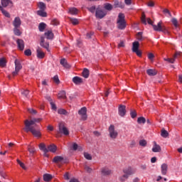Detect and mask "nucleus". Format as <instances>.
<instances>
[{
  "label": "nucleus",
  "instance_id": "obj_57",
  "mask_svg": "<svg viewBox=\"0 0 182 182\" xmlns=\"http://www.w3.org/2000/svg\"><path fill=\"white\" fill-rule=\"evenodd\" d=\"M130 115L132 119H134L137 117V113L136 112V111H131Z\"/></svg>",
  "mask_w": 182,
  "mask_h": 182
},
{
  "label": "nucleus",
  "instance_id": "obj_19",
  "mask_svg": "<svg viewBox=\"0 0 182 182\" xmlns=\"http://www.w3.org/2000/svg\"><path fill=\"white\" fill-rule=\"evenodd\" d=\"M124 174H127L128 176H132V174H134L135 171L132 167H129L127 168L124 169Z\"/></svg>",
  "mask_w": 182,
  "mask_h": 182
},
{
  "label": "nucleus",
  "instance_id": "obj_3",
  "mask_svg": "<svg viewBox=\"0 0 182 182\" xmlns=\"http://www.w3.org/2000/svg\"><path fill=\"white\" fill-rule=\"evenodd\" d=\"M162 23H163L161 21H159L157 25H152L154 31H156V32H164V33H168L166 26L161 25Z\"/></svg>",
  "mask_w": 182,
  "mask_h": 182
},
{
  "label": "nucleus",
  "instance_id": "obj_59",
  "mask_svg": "<svg viewBox=\"0 0 182 182\" xmlns=\"http://www.w3.org/2000/svg\"><path fill=\"white\" fill-rule=\"evenodd\" d=\"M21 95H23L26 97H28V95H29V90H25L23 92H21Z\"/></svg>",
  "mask_w": 182,
  "mask_h": 182
},
{
  "label": "nucleus",
  "instance_id": "obj_44",
  "mask_svg": "<svg viewBox=\"0 0 182 182\" xmlns=\"http://www.w3.org/2000/svg\"><path fill=\"white\" fill-rule=\"evenodd\" d=\"M1 12L6 18H11V14H9V12L6 11L5 9H1Z\"/></svg>",
  "mask_w": 182,
  "mask_h": 182
},
{
  "label": "nucleus",
  "instance_id": "obj_10",
  "mask_svg": "<svg viewBox=\"0 0 182 182\" xmlns=\"http://www.w3.org/2000/svg\"><path fill=\"white\" fill-rule=\"evenodd\" d=\"M118 114H119L121 117H124V116H126V107L124 105H119L118 108Z\"/></svg>",
  "mask_w": 182,
  "mask_h": 182
},
{
  "label": "nucleus",
  "instance_id": "obj_4",
  "mask_svg": "<svg viewBox=\"0 0 182 182\" xmlns=\"http://www.w3.org/2000/svg\"><path fill=\"white\" fill-rule=\"evenodd\" d=\"M24 130L25 132H26V133L31 132V133H32V134L34 135L35 137H41L42 136L41 131L36 130L33 128V127H25Z\"/></svg>",
  "mask_w": 182,
  "mask_h": 182
},
{
  "label": "nucleus",
  "instance_id": "obj_15",
  "mask_svg": "<svg viewBox=\"0 0 182 182\" xmlns=\"http://www.w3.org/2000/svg\"><path fill=\"white\" fill-rule=\"evenodd\" d=\"M152 151L154 153H160V151H161V146H160V145L157 144V143L156 141H154Z\"/></svg>",
  "mask_w": 182,
  "mask_h": 182
},
{
  "label": "nucleus",
  "instance_id": "obj_42",
  "mask_svg": "<svg viewBox=\"0 0 182 182\" xmlns=\"http://www.w3.org/2000/svg\"><path fill=\"white\" fill-rule=\"evenodd\" d=\"M84 170H85L87 173H92L93 171V169L87 165L84 166Z\"/></svg>",
  "mask_w": 182,
  "mask_h": 182
},
{
  "label": "nucleus",
  "instance_id": "obj_21",
  "mask_svg": "<svg viewBox=\"0 0 182 182\" xmlns=\"http://www.w3.org/2000/svg\"><path fill=\"white\" fill-rule=\"evenodd\" d=\"M73 82L75 85H80V83H83V79L78 76H75L73 78Z\"/></svg>",
  "mask_w": 182,
  "mask_h": 182
},
{
  "label": "nucleus",
  "instance_id": "obj_18",
  "mask_svg": "<svg viewBox=\"0 0 182 182\" xmlns=\"http://www.w3.org/2000/svg\"><path fill=\"white\" fill-rule=\"evenodd\" d=\"M114 8H121L123 9V8H124V3L115 0L114 1Z\"/></svg>",
  "mask_w": 182,
  "mask_h": 182
},
{
  "label": "nucleus",
  "instance_id": "obj_40",
  "mask_svg": "<svg viewBox=\"0 0 182 182\" xmlns=\"http://www.w3.org/2000/svg\"><path fill=\"white\" fill-rule=\"evenodd\" d=\"M69 19L73 25H77L79 23V20H77V18H69Z\"/></svg>",
  "mask_w": 182,
  "mask_h": 182
},
{
  "label": "nucleus",
  "instance_id": "obj_33",
  "mask_svg": "<svg viewBox=\"0 0 182 182\" xmlns=\"http://www.w3.org/2000/svg\"><path fill=\"white\" fill-rule=\"evenodd\" d=\"M39 149L43 151V153H48V148H46V145H45V144H40Z\"/></svg>",
  "mask_w": 182,
  "mask_h": 182
},
{
  "label": "nucleus",
  "instance_id": "obj_56",
  "mask_svg": "<svg viewBox=\"0 0 182 182\" xmlns=\"http://www.w3.org/2000/svg\"><path fill=\"white\" fill-rule=\"evenodd\" d=\"M24 54L26 55V56H31V55H32V51L31 50V49H27L24 51Z\"/></svg>",
  "mask_w": 182,
  "mask_h": 182
},
{
  "label": "nucleus",
  "instance_id": "obj_45",
  "mask_svg": "<svg viewBox=\"0 0 182 182\" xmlns=\"http://www.w3.org/2000/svg\"><path fill=\"white\" fill-rule=\"evenodd\" d=\"M164 60H165V62H168V63H174V62H176L174 57H173V58H164Z\"/></svg>",
  "mask_w": 182,
  "mask_h": 182
},
{
  "label": "nucleus",
  "instance_id": "obj_51",
  "mask_svg": "<svg viewBox=\"0 0 182 182\" xmlns=\"http://www.w3.org/2000/svg\"><path fill=\"white\" fill-rule=\"evenodd\" d=\"M141 21L144 25H147V21H146V14H142Z\"/></svg>",
  "mask_w": 182,
  "mask_h": 182
},
{
  "label": "nucleus",
  "instance_id": "obj_5",
  "mask_svg": "<svg viewBox=\"0 0 182 182\" xmlns=\"http://www.w3.org/2000/svg\"><path fill=\"white\" fill-rule=\"evenodd\" d=\"M58 133L60 134H64L65 136H68L69 130L66 127H65V123L60 122L58 124Z\"/></svg>",
  "mask_w": 182,
  "mask_h": 182
},
{
  "label": "nucleus",
  "instance_id": "obj_50",
  "mask_svg": "<svg viewBox=\"0 0 182 182\" xmlns=\"http://www.w3.org/2000/svg\"><path fill=\"white\" fill-rule=\"evenodd\" d=\"M139 145H141L142 147H146V146H147V141L144 139L140 140Z\"/></svg>",
  "mask_w": 182,
  "mask_h": 182
},
{
  "label": "nucleus",
  "instance_id": "obj_38",
  "mask_svg": "<svg viewBox=\"0 0 182 182\" xmlns=\"http://www.w3.org/2000/svg\"><path fill=\"white\" fill-rule=\"evenodd\" d=\"M38 15H39V16H42L43 18H46V12L43 11V10H39L37 11Z\"/></svg>",
  "mask_w": 182,
  "mask_h": 182
},
{
  "label": "nucleus",
  "instance_id": "obj_46",
  "mask_svg": "<svg viewBox=\"0 0 182 182\" xmlns=\"http://www.w3.org/2000/svg\"><path fill=\"white\" fill-rule=\"evenodd\" d=\"M84 157L86 160H92V155L87 152H84Z\"/></svg>",
  "mask_w": 182,
  "mask_h": 182
},
{
  "label": "nucleus",
  "instance_id": "obj_41",
  "mask_svg": "<svg viewBox=\"0 0 182 182\" xmlns=\"http://www.w3.org/2000/svg\"><path fill=\"white\" fill-rule=\"evenodd\" d=\"M171 22H172L173 26H175V28H178V21H177V19L176 18H173L171 19Z\"/></svg>",
  "mask_w": 182,
  "mask_h": 182
},
{
  "label": "nucleus",
  "instance_id": "obj_29",
  "mask_svg": "<svg viewBox=\"0 0 182 182\" xmlns=\"http://www.w3.org/2000/svg\"><path fill=\"white\" fill-rule=\"evenodd\" d=\"M46 29V23H40L38 25V30L40 32H43Z\"/></svg>",
  "mask_w": 182,
  "mask_h": 182
},
{
  "label": "nucleus",
  "instance_id": "obj_25",
  "mask_svg": "<svg viewBox=\"0 0 182 182\" xmlns=\"http://www.w3.org/2000/svg\"><path fill=\"white\" fill-rule=\"evenodd\" d=\"M139 46H140L139 41H134L132 44V52H137L139 50Z\"/></svg>",
  "mask_w": 182,
  "mask_h": 182
},
{
  "label": "nucleus",
  "instance_id": "obj_9",
  "mask_svg": "<svg viewBox=\"0 0 182 182\" xmlns=\"http://www.w3.org/2000/svg\"><path fill=\"white\" fill-rule=\"evenodd\" d=\"M40 46L49 52V42L45 41V37L43 36L41 37Z\"/></svg>",
  "mask_w": 182,
  "mask_h": 182
},
{
  "label": "nucleus",
  "instance_id": "obj_32",
  "mask_svg": "<svg viewBox=\"0 0 182 182\" xmlns=\"http://www.w3.org/2000/svg\"><path fill=\"white\" fill-rule=\"evenodd\" d=\"M78 10L77 9L73 7L69 9V14L71 15H77Z\"/></svg>",
  "mask_w": 182,
  "mask_h": 182
},
{
  "label": "nucleus",
  "instance_id": "obj_61",
  "mask_svg": "<svg viewBox=\"0 0 182 182\" xmlns=\"http://www.w3.org/2000/svg\"><path fill=\"white\" fill-rule=\"evenodd\" d=\"M164 14H167L168 15V16H170V18H171V13L170 12V11L167 9H165L164 10Z\"/></svg>",
  "mask_w": 182,
  "mask_h": 182
},
{
  "label": "nucleus",
  "instance_id": "obj_28",
  "mask_svg": "<svg viewBox=\"0 0 182 182\" xmlns=\"http://www.w3.org/2000/svg\"><path fill=\"white\" fill-rule=\"evenodd\" d=\"M52 178H53V176H52L51 174L45 173V174L43 175V180H44V181L48 182V181H50Z\"/></svg>",
  "mask_w": 182,
  "mask_h": 182
},
{
  "label": "nucleus",
  "instance_id": "obj_39",
  "mask_svg": "<svg viewBox=\"0 0 182 182\" xmlns=\"http://www.w3.org/2000/svg\"><path fill=\"white\" fill-rule=\"evenodd\" d=\"M137 122L139 124H141V123L144 124V123H146V118L143 117H140L138 118Z\"/></svg>",
  "mask_w": 182,
  "mask_h": 182
},
{
  "label": "nucleus",
  "instance_id": "obj_48",
  "mask_svg": "<svg viewBox=\"0 0 182 182\" xmlns=\"http://www.w3.org/2000/svg\"><path fill=\"white\" fill-rule=\"evenodd\" d=\"M53 80L55 83H56L57 85H59V83H60V80H59V76L58 75H55L53 77Z\"/></svg>",
  "mask_w": 182,
  "mask_h": 182
},
{
  "label": "nucleus",
  "instance_id": "obj_49",
  "mask_svg": "<svg viewBox=\"0 0 182 182\" xmlns=\"http://www.w3.org/2000/svg\"><path fill=\"white\" fill-rule=\"evenodd\" d=\"M38 8H40L41 11H45V9H46V6L43 2H40L38 4Z\"/></svg>",
  "mask_w": 182,
  "mask_h": 182
},
{
  "label": "nucleus",
  "instance_id": "obj_52",
  "mask_svg": "<svg viewBox=\"0 0 182 182\" xmlns=\"http://www.w3.org/2000/svg\"><path fill=\"white\" fill-rule=\"evenodd\" d=\"M58 113V114H68V111L64 109H59Z\"/></svg>",
  "mask_w": 182,
  "mask_h": 182
},
{
  "label": "nucleus",
  "instance_id": "obj_12",
  "mask_svg": "<svg viewBox=\"0 0 182 182\" xmlns=\"http://www.w3.org/2000/svg\"><path fill=\"white\" fill-rule=\"evenodd\" d=\"M17 46L20 50H23L25 49V42L22 39H17L16 41Z\"/></svg>",
  "mask_w": 182,
  "mask_h": 182
},
{
  "label": "nucleus",
  "instance_id": "obj_8",
  "mask_svg": "<svg viewBox=\"0 0 182 182\" xmlns=\"http://www.w3.org/2000/svg\"><path fill=\"white\" fill-rule=\"evenodd\" d=\"M87 112V109L86 107H83L78 111V114L81 116L82 120H86L87 119V115L86 112Z\"/></svg>",
  "mask_w": 182,
  "mask_h": 182
},
{
  "label": "nucleus",
  "instance_id": "obj_16",
  "mask_svg": "<svg viewBox=\"0 0 182 182\" xmlns=\"http://www.w3.org/2000/svg\"><path fill=\"white\" fill-rule=\"evenodd\" d=\"M1 6L6 8V6H12V1L11 0H1Z\"/></svg>",
  "mask_w": 182,
  "mask_h": 182
},
{
  "label": "nucleus",
  "instance_id": "obj_17",
  "mask_svg": "<svg viewBox=\"0 0 182 182\" xmlns=\"http://www.w3.org/2000/svg\"><path fill=\"white\" fill-rule=\"evenodd\" d=\"M60 65L63 66L65 69H70V65L68 63V61L66 60L65 58H62L60 61Z\"/></svg>",
  "mask_w": 182,
  "mask_h": 182
},
{
  "label": "nucleus",
  "instance_id": "obj_36",
  "mask_svg": "<svg viewBox=\"0 0 182 182\" xmlns=\"http://www.w3.org/2000/svg\"><path fill=\"white\" fill-rule=\"evenodd\" d=\"M161 136L166 139V137H168V132L166 129H163L161 130Z\"/></svg>",
  "mask_w": 182,
  "mask_h": 182
},
{
  "label": "nucleus",
  "instance_id": "obj_63",
  "mask_svg": "<svg viewBox=\"0 0 182 182\" xmlns=\"http://www.w3.org/2000/svg\"><path fill=\"white\" fill-rule=\"evenodd\" d=\"M181 55V52L177 51V52L174 54L173 58H174L175 59H177V58H178V56H180Z\"/></svg>",
  "mask_w": 182,
  "mask_h": 182
},
{
  "label": "nucleus",
  "instance_id": "obj_26",
  "mask_svg": "<svg viewBox=\"0 0 182 182\" xmlns=\"http://www.w3.org/2000/svg\"><path fill=\"white\" fill-rule=\"evenodd\" d=\"M146 73L149 76H156V75H157V70L154 69H149L146 70Z\"/></svg>",
  "mask_w": 182,
  "mask_h": 182
},
{
  "label": "nucleus",
  "instance_id": "obj_7",
  "mask_svg": "<svg viewBox=\"0 0 182 182\" xmlns=\"http://www.w3.org/2000/svg\"><path fill=\"white\" fill-rule=\"evenodd\" d=\"M39 122H41V119L34 118L30 121L26 119L24 122V124L26 127H33L32 126H33L35 123H39Z\"/></svg>",
  "mask_w": 182,
  "mask_h": 182
},
{
  "label": "nucleus",
  "instance_id": "obj_14",
  "mask_svg": "<svg viewBox=\"0 0 182 182\" xmlns=\"http://www.w3.org/2000/svg\"><path fill=\"white\" fill-rule=\"evenodd\" d=\"M37 58L38 59H43L45 58V53L42 51V48L41 47H38L36 49Z\"/></svg>",
  "mask_w": 182,
  "mask_h": 182
},
{
  "label": "nucleus",
  "instance_id": "obj_35",
  "mask_svg": "<svg viewBox=\"0 0 182 182\" xmlns=\"http://www.w3.org/2000/svg\"><path fill=\"white\" fill-rule=\"evenodd\" d=\"M105 9L110 12L113 9V6L110 3H107L104 6Z\"/></svg>",
  "mask_w": 182,
  "mask_h": 182
},
{
  "label": "nucleus",
  "instance_id": "obj_23",
  "mask_svg": "<svg viewBox=\"0 0 182 182\" xmlns=\"http://www.w3.org/2000/svg\"><path fill=\"white\" fill-rule=\"evenodd\" d=\"M161 174H163V176H166V174H167V168H168V166H167V164H163L161 166Z\"/></svg>",
  "mask_w": 182,
  "mask_h": 182
},
{
  "label": "nucleus",
  "instance_id": "obj_47",
  "mask_svg": "<svg viewBox=\"0 0 182 182\" xmlns=\"http://www.w3.org/2000/svg\"><path fill=\"white\" fill-rule=\"evenodd\" d=\"M136 39L138 41H143V33L142 32L137 33Z\"/></svg>",
  "mask_w": 182,
  "mask_h": 182
},
{
  "label": "nucleus",
  "instance_id": "obj_31",
  "mask_svg": "<svg viewBox=\"0 0 182 182\" xmlns=\"http://www.w3.org/2000/svg\"><path fill=\"white\" fill-rule=\"evenodd\" d=\"M18 28L19 27H14V33L16 36H21V35H22V32H21Z\"/></svg>",
  "mask_w": 182,
  "mask_h": 182
},
{
  "label": "nucleus",
  "instance_id": "obj_64",
  "mask_svg": "<svg viewBox=\"0 0 182 182\" xmlns=\"http://www.w3.org/2000/svg\"><path fill=\"white\" fill-rule=\"evenodd\" d=\"M70 182H79V180L75 178H73L70 180Z\"/></svg>",
  "mask_w": 182,
  "mask_h": 182
},
{
  "label": "nucleus",
  "instance_id": "obj_54",
  "mask_svg": "<svg viewBox=\"0 0 182 182\" xmlns=\"http://www.w3.org/2000/svg\"><path fill=\"white\" fill-rule=\"evenodd\" d=\"M28 112L31 114H36V113H38V112L36 109H33V108H28Z\"/></svg>",
  "mask_w": 182,
  "mask_h": 182
},
{
  "label": "nucleus",
  "instance_id": "obj_1",
  "mask_svg": "<svg viewBox=\"0 0 182 182\" xmlns=\"http://www.w3.org/2000/svg\"><path fill=\"white\" fill-rule=\"evenodd\" d=\"M117 28L118 29H125L126 28V20H124V14L120 13L117 18Z\"/></svg>",
  "mask_w": 182,
  "mask_h": 182
},
{
  "label": "nucleus",
  "instance_id": "obj_22",
  "mask_svg": "<svg viewBox=\"0 0 182 182\" xmlns=\"http://www.w3.org/2000/svg\"><path fill=\"white\" fill-rule=\"evenodd\" d=\"M15 63V70H21V69H22V65L21 64V62L19 61V60L16 59L14 61Z\"/></svg>",
  "mask_w": 182,
  "mask_h": 182
},
{
  "label": "nucleus",
  "instance_id": "obj_34",
  "mask_svg": "<svg viewBox=\"0 0 182 182\" xmlns=\"http://www.w3.org/2000/svg\"><path fill=\"white\" fill-rule=\"evenodd\" d=\"M89 70L87 68H84L83 71H82V76L83 77H85V79H87V77H89Z\"/></svg>",
  "mask_w": 182,
  "mask_h": 182
},
{
  "label": "nucleus",
  "instance_id": "obj_55",
  "mask_svg": "<svg viewBox=\"0 0 182 182\" xmlns=\"http://www.w3.org/2000/svg\"><path fill=\"white\" fill-rule=\"evenodd\" d=\"M51 25L58 26V25H59V21H58V19H56V18L53 19V21H51Z\"/></svg>",
  "mask_w": 182,
  "mask_h": 182
},
{
  "label": "nucleus",
  "instance_id": "obj_62",
  "mask_svg": "<svg viewBox=\"0 0 182 182\" xmlns=\"http://www.w3.org/2000/svg\"><path fill=\"white\" fill-rule=\"evenodd\" d=\"M0 176L3 177V178H6V173H5L3 170H0Z\"/></svg>",
  "mask_w": 182,
  "mask_h": 182
},
{
  "label": "nucleus",
  "instance_id": "obj_30",
  "mask_svg": "<svg viewBox=\"0 0 182 182\" xmlns=\"http://www.w3.org/2000/svg\"><path fill=\"white\" fill-rule=\"evenodd\" d=\"M58 99H66V92L63 90L58 93Z\"/></svg>",
  "mask_w": 182,
  "mask_h": 182
},
{
  "label": "nucleus",
  "instance_id": "obj_37",
  "mask_svg": "<svg viewBox=\"0 0 182 182\" xmlns=\"http://www.w3.org/2000/svg\"><path fill=\"white\" fill-rule=\"evenodd\" d=\"M1 68H5L6 66V60L5 58H0Z\"/></svg>",
  "mask_w": 182,
  "mask_h": 182
},
{
  "label": "nucleus",
  "instance_id": "obj_27",
  "mask_svg": "<svg viewBox=\"0 0 182 182\" xmlns=\"http://www.w3.org/2000/svg\"><path fill=\"white\" fill-rule=\"evenodd\" d=\"M46 38H47V39H53V33L52 32V31H48L44 33Z\"/></svg>",
  "mask_w": 182,
  "mask_h": 182
},
{
  "label": "nucleus",
  "instance_id": "obj_6",
  "mask_svg": "<svg viewBox=\"0 0 182 182\" xmlns=\"http://www.w3.org/2000/svg\"><path fill=\"white\" fill-rule=\"evenodd\" d=\"M105 15H107V12L106 11L102 10L100 8H97L95 11V16L98 18V19H103Z\"/></svg>",
  "mask_w": 182,
  "mask_h": 182
},
{
  "label": "nucleus",
  "instance_id": "obj_60",
  "mask_svg": "<svg viewBox=\"0 0 182 182\" xmlns=\"http://www.w3.org/2000/svg\"><path fill=\"white\" fill-rule=\"evenodd\" d=\"M148 59H149V60H153V59H154V54L149 53L148 54Z\"/></svg>",
  "mask_w": 182,
  "mask_h": 182
},
{
  "label": "nucleus",
  "instance_id": "obj_13",
  "mask_svg": "<svg viewBox=\"0 0 182 182\" xmlns=\"http://www.w3.org/2000/svg\"><path fill=\"white\" fill-rule=\"evenodd\" d=\"M22 23V21H21V18L16 17L13 21V26L14 28H20L21 25Z\"/></svg>",
  "mask_w": 182,
  "mask_h": 182
},
{
  "label": "nucleus",
  "instance_id": "obj_2",
  "mask_svg": "<svg viewBox=\"0 0 182 182\" xmlns=\"http://www.w3.org/2000/svg\"><path fill=\"white\" fill-rule=\"evenodd\" d=\"M108 136L112 139V140H114L117 139V136H119V132L116 131L114 128V125L111 124L108 128Z\"/></svg>",
  "mask_w": 182,
  "mask_h": 182
},
{
  "label": "nucleus",
  "instance_id": "obj_24",
  "mask_svg": "<svg viewBox=\"0 0 182 182\" xmlns=\"http://www.w3.org/2000/svg\"><path fill=\"white\" fill-rule=\"evenodd\" d=\"M63 156H57L53 158V163H63Z\"/></svg>",
  "mask_w": 182,
  "mask_h": 182
},
{
  "label": "nucleus",
  "instance_id": "obj_11",
  "mask_svg": "<svg viewBox=\"0 0 182 182\" xmlns=\"http://www.w3.org/2000/svg\"><path fill=\"white\" fill-rule=\"evenodd\" d=\"M102 176H110L112 174V170L109 169L107 166L102 167L101 168Z\"/></svg>",
  "mask_w": 182,
  "mask_h": 182
},
{
  "label": "nucleus",
  "instance_id": "obj_20",
  "mask_svg": "<svg viewBox=\"0 0 182 182\" xmlns=\"http://www.w3.org/2000/svg\"><path fill=\"white\" fill-rule=\"evenodd\" d=\"M57 149L58 147L56 146V145L50 144L47 148L48 153H49V151H50L51 153H56Z\"/></svg>",
  "mask_w": 182,
  "mask_h": 182
},
{
  "label": "nucleus",
  "instance_id": "obj_58",
  "mask_svg": "<svg viewBox=\"0 0 182 182\" xmlns=\"http://www.w3.org/2000/svg\"><path fill=\"white\" fill-rule=\"evenodd\" d=\"M50 105L51 109L53 110H55V112H56V110H58V107H56V105H55V103L50 102Z\"/></svg>",
  "mask_w": 182,
  "mask_h": 182
},
{
  "label": "nucleus",
  "instance_id": "obj_53",
  "mask_svg": "<svg viewBox=\"0 0 182 182\" xmlns=\"http://www.w3.org/2000/svg\"><path fill=\"white\" fill-rule=\"evenodd\" d=\"M87 9L92 14H95V11H96V6H92L90 7V8H87Z\"/></svg>",
  "mask_w": 182,
  "mask_h": 182
},
{
  "label": "nucleus",
  "instance_id": "obj_43",
  "mask_svg": "<svg viewBox=\"0 0 182 182\" xmlns=\"http://www.w3.org/2000/svg\"><path fill=\"white\" fill-rule=\"evenodd\" d=\"M28 151H29V153H31V154H34L35 151H36V149H35V147L31 146H28Z\"/></svg>",
  "mask_w": 182,
  "mask_h": 182
}]
</instances>
